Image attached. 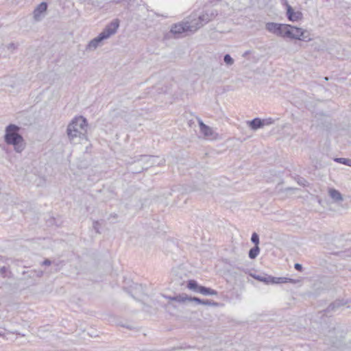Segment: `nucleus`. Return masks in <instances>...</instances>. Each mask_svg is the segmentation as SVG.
Wrapping results in <instances>:
<instances>
[{
  "mask_svg": "<svg viewBox=\"0 0 351 351\" xmlns=\"http://www.w3.org/2000/svg\"><path fill=\"white\" fill-rule=\"evenodd\" d=\"M197 293L204 295H217L218 294L217 291L204 286L199 287V290H197Z\"/></svg>",
  "mask_w": 351,
  "mask_h": 351,
  "instance_id": "nucleus-17",
  "label": "nucleus"
},
{
  "mask_svg": "<svg viewBox=\"0 0 351 351\" xmlns=\"http://www.w3.org/2000/svg\"><path fill=\"white\" fill-rule=\"evenodd\" d=\"M118 217V215L116 214V213H111L108 217V219H110V218H114V219H117Z\"/></svg>",
  "mask_w": 351,
  "mask_h": 351,
  "instance_id": "nucleus-34",
  "label": "nucleus"
},
{
  "mask_svg": "<svg viewBox=\"0 0 351 351\" xmlns=\"http://www.w3.org/2000/svg\"><path fill=\"white\" fill-rule=\"evenodd\" d=\"M149 167V165H146L145 167H142L141 170L136 171L134 173H140L143 170L148 169Z\"/></svg>",
  "mask_w": 351,
  "mask_h": 351,
  "instance_id": "nucleus-35",
  "label": "nucleus"
},
{
  "mask_svg": "<svg viewBox=\"0 0 351 351\" xmlns=\"http://www.w3.org/2000/svg\"><path fill=\"white\" fill-rule=\"evenodd\" d=\"M265 125H269V124H271L274 123V120L271 118H269L268 119H265Z\"/></svg>",
  "mask_w": 351,
  "mask_h": 351,
  "instance_id": "nucleus-33",
  "label": "nucleus"
},
{
  "mask_svg": "<svg viewBox=\"0 0 351 351\" xmlns=\"http://www.w3.org/2000/svg\"><path fill=\"white\" fill-rule=\"evenodd\" d=\"M280 23L269 22L267 23L265 25V29L269 32L274 34H276L277 29L279 26Z\"/></svg>",
  "mask_w": 351,
  "mask_h": 351,
  "instance_id": "nucleus-21",
  "label": "nucleus"
},
{
  "mask_svg": "<svg viewBox=\"0 0 351 351\" xmlns=\"http://www.w3.org/2000/svg\"><path fill=\"white\" fill-rule=\"evenodd\" d=\"M223 60L227 65L231 66L234 64V60L229 54L224 56Z\"/></svg>",
  "mask_w": 351,
  "mask_h": 351,
  "instance_id": "nucleus-24",
  "label": "nucleus"
},
{
  "mask_svg": "<svg viewBox=\"0 0 351 351\" xmlns=\"http://www.w3.org/2000/svg\"><path fill=\"white\" fill-rule=\"evenodd\" d=\"M94 230L97 233H100L99 232V223L98 221H93V226Z\"/></svg>",
  "mask_w": 351,
  "mask_h": 351,
  "instance_id": "nucleus-27",
  "label": "nucleus"
},
{
  "mask_svg": "<svg viewBox=\"0 0 351 351\" xmlns=\"http://www.w3.org/2000/svg\"><path fill=\"white\" fill-rule=\"evenodd\" d=\"M260 252V248L258 246H254L252 248H251L249 251V258L251 259H254L257 257Z\"/></svg>",
  "mask_w": 351,
  "mask_h": 351,
  "instance_id": "nucleus-23",
  "label": "nucleus"
},
{
  "mask_svg": "<svg viewBox=\"0 0 351 351\" xmlns=\"http://www.w3.org/2000/svg\"><path fill=\"white\" fill-rule=\"evenodd\" d=\"M294 268L299 271H302L303 269L302 265L300 263H295L294 265Z\"/></svg>",
  "mask_w": 351,
  "mask_h": 351,
  "instance_id": "nucleus-30",
  "label": "nucleus"
},
{
  "mask_svg": "<svg viewBox=\"0 0 351 351\" xmlns=\"http://www.w3.org/2000/svg\"><path fill=\"white\" fill-rule=\"evenodd\" d=\"M289 28V25L280 23L275 35L286 38L287 35L289 34V32H288Z\"/></svg>",
  "mask_w": 351,
  "mask_h": 351,
  "instance_id": "nucleus-13",
  "label": "nucleus"
},
{
  "mask_svg": "<svg viewBox=\"0 0 351 351\" xmlns=\"http://www.w3.org/2000/svg\"><path fill=\"white\" fill-rule=\"evenodd\" d=\"M247 125L252 130H256L262 128L265 125V120L260 118H255L252 121H247Z\"/></svg>",
  "mask_w": 351,
  "mask_h": 351,
  "instance_id": "nucleus-11",
  "label": "nucleus"
},
{
  "mask_svg": "<svg viewBox=\"0 0 351 351\" xmlns=\"http://www.w3.org/2000/svg\"><path fill=\"white\" fill-rule=\"evenodd\" d=\"M200 287L201 285H199L197 281L194 280H190L188 281L187 287L195 292L197 293V290H199Z\"/></svg>",
  "mask_w": 351,
  "mask_h": 351,
  "instance_id": "nucleus-22",
  "label": "nucleus"
},
{
  "mask_svg": "<svg viewBox=\"0 0 351 351\" xmlns=\"http://www.w3.org/2000/svg\"><path fill=\"white\" fill-rule=\"evenodd\" d=\"M88 122L86 118L79 116L73 118L66 128V134L71 142L76 138H83L86 136Z\"/></svg>",
  "mask_w": 351,
  "mask_h": 351,
  "instance_id": "nucleus-2",
  "label": "nucleus"
},
{
  "mask_svg": "<svg viewBox=\"0 0 351 351\" xmlns=\"http://www.w3.org/2000/svg\"><path fill=\"white\" fill-rule=\"evenodd\" d=\"M186 302H194L196 304L217 306V303L215 302H211L210 300H202L197 297L188 296Z\"/></svg>",
  "mask_w": 351,
  "mask_h": 351,
  "instance_id": "nucleus-12",
  "label": "nucleus"
},
{
  "mask_svg": "<svg viewBox=\"0 0 351 351\" xmlns=\"http://www.w3.org/2000/svg\"><path fill=\"white\" fill-rule=\"evenodd\" d=\"M48 4L46 2H41L38 4L33 12L34 19L36 21H40L46 13Z\"/></svg>",
  "mask_w": 351,
  "mask_h": 351,
  "instance_id": "nucleus-9",
  "label": "nucleus"
},
{
  "mask_svg": "<svg viewBox=\"0 0 351 351\" xmlns=\"http://www.w3.org/2000/svg\"><path fill=\"white\" fill-rule=\"evenodd\" d=\"M28 274V278H40L43 275V271L41 270H31L29 271H23V274Z\"/></svg>",
  "mask_w": 351,
  "mask_h": 351,
  "instance_id": "nucleus-18",
  "label": "nucleus"
},
{
  "mask_svg": "<svg viewBox=\"0 0 351 351\" xmlns=\"http://www.w3.org/2000/svg\"><path fill=\"white\" fill-rule=\"evenodd\" d=\"M251 241L254 243V246H258L259 243V236L257 233L254 232L251 237Z\"/></svg>",
  "mask_w": 351,
  "mask_h": 351,
  "instance_id": "nucleus-25",
  "label": "nucleus"
},
{
  "mask_svg": "<svg viewBox=\"0 0 351 351\" xmlns=\"http://www.w3.org/2000/svg\"><path fill=\"white\" fill-rule=\"evenodd\" d=\"M301 29L302 28L289 25V28L288 29L289 34L287 35L286 38L298 40V38H300L298 35L301 31Z\"/></svg>",
  "mask_w": 351,
  "mask_h": 351,
  "instance_id": "nucleus-14",
  "label": "nucleus"
},
{
  "mask_svg": "<svg viewBox=\"0 0 351 351\" xmlns=\"http://www.w3.org/2000/svg\"><path fill=\"white\" fill-rule=\"evenodd\" d=\"M328 193L330 197L336 202H341L343 199L341 193L335 189H330Z\"/></svg>",
  "mask_w": 351,
  "mask_h": 351,
  "instance_id": "nucleus-16",
  "label": "nucleus"
},
{
  "mask_svg": "<svg viewBox=\"0 0 351 351\" xmlns=\"http://www.w3.org/2000/svg\"><path fill=\"white\" fill-rule=\"evenodd\" d=\"M254 278L260 281L263 282L265 284H278L285 282V278H275L269 275H254Z\"/></svg>",
  "mask_w": 351,
  "mask_h": 351,
  "instance_id": "nucleus-6",
  "label": "nucleus"
},
{
  "mask_svg": "<svg viewBox=\"0 0 351 351\" xmlns=\"http://www.w3.org/2000/svg\"><path fill=\"white\" fill-rule=\"evenodd\" d=\"M7 271H8L7 267L3 266L0 268V274L4 277V276H5V274H6Z\"/></svg>",
  "mask_w": 351,
  "mask_h": 351,
  "instance_id": "nucleus-29",
  "label": "nucleus"
},
{
  "mask_svg": "<svg viewBox=\"0 0 351 351\" xmlns=\"http://www.w3.org/2000/svg\"><path fill=\"white\" fill-rule=\"evenodd\" d=\"M347 160H348V158H337L335 159V160L336 162L346 165H347Z\"/></svg>",
  "mask_w": 351,
  "mask_h": 351,
  "instance_id": "nucleus-28",
  "label": "nucleus"
},
{
  "mask_svg": "<svg viewBox=\"0 0 351 351\" xmlns=\"http://www.w3.org/2000/svg\"><path fill=\"white\" fill-rule=\"evenodd\" d=\"M298 37H300V38H298V40H300L302 41L308 42V41L311 40L310 34L306 29H301V31L298 35Z\"/></svg>",
  "mask_w": 351,
  "mask_h": 351,
  "instance_id": "nucleus-20",
  "label": "nucleus"
},
{
  "mask_svg": "<svg viewBox=\"0 0 351 351\" xmlns=\"http://www.w3.org/2000/svg\"><path fill=\"white\" fill-rule=\"evenodd\" d=\"M121 1H122V0H117L115 2H116L117 3H120Z\"/></svg>",
  "mask_w": 351,
  "mask_h": 351,
  "instance_id": "nucleus-38",
  "label": "nucleus"
},
{
  "mask_svg": "<svg viewBox=\"0 0 351 351\" xmlns=\"http://www.w3.org/2000/svg\"><path fill=\"white\" fill-rule=\"evenodd\" d=\"M139 157L140 158H138L136 161H141L145 160H146V162H149L153 158V156L147 155H141Z\"/></svg>",
  "mask_w": 351,
  "mask_h": 351,
  "instance_id": "nucleus-26",
  "label": "nucleus"
},
{
  "mask_svg": "<svg viewBox=\"0 0 351 351\" xmlns=\"http://www.w3.org/2000/svg\"><path fill=\"white\" fill-rule=\"evenodd\" d=\"M106 40L104 35L99 34V35L95 38L89 41L86 46V51H95L98 47L102 45V42Z\"/></svg>",
  "mask_w": 351,
  "mask_h": 351,
  "instance_id": "nucleus-10",
  "label": "nucleus"
},
{
  "mask_svg": "<svg viewBox=\"0 0 351 351\" xmlns=\"http://www.w3.org/2000/svg\"><path fill=\"white\" fill-rule=\"evenodd\" d=\"M301 184H302V185H304V183H303V181H301Z\"/></svg>",
  "mask_w": 351,
  "mask_h": 351,
  "instance_id": "nucleus-39",
  "label": "nucleus"
},
{
  "mask_svg": "<svg viewBox=\"0 0 351 351\" xmlns=\"http://www.w3.org/2000/svg\"><path fill=\"white\" fill-rule=\"evenodd\" d=\"M287 9V16L290 21H298L303 17V14L300 11H295L293 8L287 3L285 2Z\"/></svg>",
  "mask_w": 351,
  "mask_h": 351,
  "instance_id": "nucleus-8",
  "label": "nucleus"
},
{
  "mask_svg": "<svg viewBox=\"0 0 351 351\" xmlns=\"http://www.w3.org/2000/svg\"><path fill=\"white\" fill-rule=\"evenodd\" d=\"M163 297H165V298L168 299L170 301H175L179 303H184L186 302L188 299V295L186 293L178 294L175 296L163 295Z\"/></svg>",
  "mask_w": 351,
  "mask_h": 351,
  "instance_id": "nucleus-15",
  "label": "nucleus"
},
{
  "mask_svg": "<svg viewBox=\"0 0 351 351\" xmlns=\"http://www.w3.org/2000/svg\"><path fill=\"white\" fill-rule=\"evenodd\" d=\"M346 165L351 167V159L348 158Z\"/></svg>",
  "mask_w": 351,
  "mask_h": 351,
  "instance_id": "nucleus-36",
  "label": "nucleus"
},
{
  "mask_svg": "<svg viewBox=\"0 0 351 351\" xmlns=\"http://www.w3.org/2000/svg\"><path fill=\"white\" fill-rule=\"evenodd\" d=\"M217 15V13L216 11L211 10L210 12L206 11L202 15L199 16L197 19L191 20V21H193V26L195 28V31H197L203 25L213 20Z\"/></svg>",
  "mask_w": 351,
  "mask_h": 351,
  "instance_id": "nucleus-4",
  "label": "nucleus"
},
{
  "mask_svg": "<svg viewBox=\"0 0 351 351\" xmlns=\"http://www.w3.org/2000/svg\"><path fill=\"white\" fill-rule=\"evenodd\" d=\"M20 128L14 124L8 125L5 130L4 141L8 145L14 147L17 153H21L25 147V143L23 137L19 134Z\"/></svg>",
  "mask_w": 351,
  "mask_h": 351,
  "instance_id": "nucleus-1",
  "label": "nucleus"
},
{
  "mask_svg": "<svg viewBox=\"0 0 351 351\" xmlns=\"http://www.w3.org/2000/svg\"><path fill=\"white\" fill-rule=\"evenodd\" d=\"M51 264V262L50 260L49 259H45L43 263H42V265H46V266H49Z\"/></svg>",
  "mask_w": 351,
  "mask_h": 351,
  "instance_id": "nucleus-32",
  "label": "nucleus"
},
{
  "mask_svg": "<svg viewBox=\"0 0 351 351\" xmlns=\"http://www.w3.org/2000/svg\"><path fill=\"white\" fill-rule=\"evenodd\" d=\"M198 123L199 125L200 132L204 135L205 137L209 139L217 138L218 134L212 128L204 124L201 119L198 121Z\"/></svg>",
  "mask_w": 351,
  "mask_h": 351,
  "instance_id": "nucleus-7",
  "label": "nucleus"
},
{
  "mask_svg": "<svg viewBox=\"0 0 351 351\" xmlns=\"http://www.w3.org/2000/svg\"><path fill=\"white\" fill-rule=\"evenodd\" d=\"M250 51H245V52L243 53V57H245L247 55L250 54Z\"/></svg>",
  "mask_w": 351,
  "mask_h": 351,
  "instance_id": "nucleus-37",
  "label": "nucleus"
},
{
  "mask_svg": "<svg viewBox=\"0 0 351 351\" xmlns=\"http://www.w3.org/2000/svg\"><path fill=\"white\" fill-rule=\"evenodd\" d=\"M119 26L120 20L119 19H114L106 25L105 28L100 34L104 35L106 39H108L117 32Z\"/></svg>",
  "mask_w": 351,
  "mask_h": 351,
  "instance_id": "nucleus-5",
  "label": "nucleus"
},
{
  "mask_svg": "<svg viewBox=\"0 0 351 351\" xmlns=\"http://www.w3.org/2000/svg\"><path fill=\"white\" fill-rule=\"evenodd\" d=\"M188 32L191 33L195 32V28L193 26V21H186L173 24L169 33L173 35L174 38H178L182 37L183 34Z\"/></svg>",
  "mask_w": 351,
  "mask_h": 351,
  "instance_id": "nucleus-3",
  "label": "nucleus"
},
{
  "mask_svg": "<svg viewBox=\"0 0 351 351\" xmlns=\"http://www.w3.org/2000/svg\"><path fill=\"white\" fill-rule=\"evenodd\" d=\"M344 304L340 300H336L334 302L331 303L327 308L325 310L326 313H330V311H335L340 306H343Z\"/></svg>",
  "mask_w": 351,
  "mask_h": 351,
  "instance_id": "nucleus-19",
  "label": "nucleus"
},
{
  "mask_svg": "<svg viewBox=\"0 0 351 351\" xmlns=\"http://www.w3.org/2000/svg\"><path fill=\"white\" fill-rule=\"evenodd\" d=\"M301 184H302V185H304V183H303V181H301Z\"/></svg>",
  "mask_w": 351,
  "mask_h": 351,
  "instance_id": "nucleus-40",
  "label": "nucleus"
},
{
  "mask_svg": "<svg viewBox=\"0 0 351 351\" xmlns=\"http://www.w3.org/2000/svg\"><path fill=\"white\" fill-rule=\"evenodd\" d=\"M16 47H17V46L13 43H10L7 46L8 49H13L14 50V49H16Z\"/></svg>",
  "mask_w": 351,
  "mask_h": 351,
  "instance_id": "nucleus-31",
  "label": "nucleus"
}]
</instances>
